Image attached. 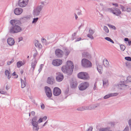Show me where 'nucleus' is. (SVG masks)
I'll return each mask as SVG.
<instances>
[{
  "label": "nucleus",
  "mask_w": 131,
  "mask_h": 131,
  "mask_svg": "<svg viewBox=\"0 0 131 131\" xmlns=\"http://www.w3.org/2000/svg\"><path fill=\"white\" fill-rule=\"evenodd\" d=\"M76 35V33L75 32H74L72 35V36H73V40L75 38L74 37V36H75Z\"/></svg>",
  "instance_id": "55"
},
{
  "label": "nucleus",
  "mask_w": 131,
  "mask_h": 131,
  "mask_svg": "<svg viewBox=\"0 0 131 131\" xmlns=\"http://www.w3.org/2000/svg\"><path fill=\"white\" fill-rule=\"evenodd\" d=\"M63 50L64 52V55L67 56H68L70 53V51L66 47H63Z\"/></svg>",
  "instance_id": "22"
},
{
  "label": "nucleus",
  "mask_w": 131,
  "mask_h": 131,
  "mask_svg": "<svg viewBox=\"0 0 131 131\" xmlns=\"http://www.w3.org/2000/svg\"><path fill=\"white\" fill-rule=\"evenodd\" d=\"M103 29L105 32L106 33H108L109 32V30L108 28L106 26H104V27Z\"/></svg>",
  "instance_id": "35"
},
{
  "label": "nucleus",
  "mask_w": 131,
  "mask_h": 131,
  "mask_svg": "<svg viewBox=\"0 0 131 131\" xmlns=\"http://www.w3.org/2000/svg\"><path fill=\"white\" fill-rule=\"evenodd\" d=\"M7 42L9 45L12 46L14 45L15 41L13 38L9 37L7 39Z\"/></svg>",
  "instance_id": "16"
},
{
  "label": "nucleus",
  "mask_w": 131,
  "mask_h": 131,
  "mask_svg": "<svg viewBox=\"0 0 131 131\" xmlns=\"http://www.w3.org/2000/svg\"><path fill=\"white\" fill-rule=\"evenodd\" d=\"M92 35L89 34L87 35V36L89 38L91 39H93V37Z\"/></svg>",
  "instance_id": "39"
},
{
  "label": "nucleus",
  "mask_w": 131,
  "mask_h": 131,
  "mask_svg": "<svg viewBox=\"0 0 131 131\" xmlns=\"http://www.w3.org/2000/svg\"><path fill=\"white\" fill-rule=\"evenodd\" d=\"M110 129V128L108 127L100 128L99 131H107L108 129Z\"/></svg>",
  "instance_id": "32"
},
{
  "label": "nucleus",
  "mask_w": 131,
  "mask_h": 131,
  "mask_svg": "<svg viewBox=\"0 0 131 131\" xmlns=\"http://www.w3.org/2000/svg\"><path fill=\"white\" fill-rule=\"evenodd\" d=\"M47 117L46 116H44L43 118H42L43 119H44L45 120H46L47 119Z\"/></svg>",
  "instance_id": "61"
},
{
  "label": "nucleus",
  "mask_w": 131,
  "mask_h": 131,
  "mask_svg": "<svg viewBox=\"0 0 131 131\" xmlns=\"http://www.w3.org/2000/svg\"><path fill=\"white\" fill-rule=\"evenodd\" d=\"M43 6V5H40L37 6L36 8L34 9L33 14L34 17L39 15Z\"/></svg>",
  "instance_id": "7"
},
{
  "label": "nucleus",
  "mask_w": 131,
  "mask_h": 131,
  "mask_svg": "<svg viewBox=\"0 0 131 131\" xmlns=\"http://www.w3.org/2000/svg\"><path fill=\"white\" fill-rule=\"evenodd\" d=\"M77 82H73L70 84V86L72 88H75L77 86Z\"/></svg>",
  "instance_id": "25"
},
{
  "label": "nucleus",
  "mask_w": 131,
  "mask_h": 131,
  "mask_svg": "<svg viewBox=\"0 0 131 131\" xmlns=\"http://www.w3.org/2000/svg\"><path fill=\"white\" fill-rule=\"evenodd\" d=\"M69 91V89L68 88H67L65 91L64 93L65 94H68Z\"/></svg>",
  "instance_id": "51"
},
{
  "label": "nucleus",
  "mask_w": 131,
  "mask_h": 131,
  "mask_svg": "<svg viewBox=\"0 0 131 131\" xmlns=\"http://www.w3.org/2000/svg\"><path fill=\"white\" fill-rule=\"evenodd\" d=\"M99 73L100 74H102L103 72V67L99 65Z\"/></svg>",
  "instance_id": "29"
},
{
  "label": "nucleus",
  "mask_w": 131,
  "mask_h": 131,
  "mask_svg": "<svg viewBox=\"0 0 131 131\" xmlns=\"http://www.w3.org/2000/svg\"><path fill=\"white\" fill-rule=\"evenodd\" d=\"M57 75L56 76V81L58 82L62 81L64 78V76L63 74L60 72L56 73Z\"/></svg>",
  "instance_id": "10"
},
{
  "label": "nucleus",
  "mask_w": 131,
  "mask_h": 131,
  "mask_svg": "<svg viewBox=\"0 0 131 131\" xmlns=\"http://www.w3.org/2000/svg\"><path fill=\"white\" fill-rule=\"evenodd\" d=\"M89 34L93 35L94 33V31L92 29L90 28L89 30Z\"/></svg>",
  "instance_id": "38"
},
{
  "label": "nucleus",
  "mask_w": 131,
  "mask_h": 131,
  "mask_svg": "<svg viewBox=\"0 0 131 131\" xmlns=\"http://www.w3.org/2000/svg\"><path fill=\"white\" fill-rule=\"evenodd\" d=\"M45 89L47 97L49 98L51 97L52 96V94L50 88L48 86H46Z\"/></svg>",
  "instance_id": "14"
},
{
  "label": "nucleus",
  "mask_w": 131,
  "mask_h": 131,
  "mask_svg": "<svg viewBox=\"0 0 131 131\" xmlns=\"http://www.w3.org/2000/svg\"><path fill=\"white\" fill-rule=\"evenodd\" d=\"M22 62L21 61L17 62V66L18 68H19L22 66Z\"/></svg>",
  "instance_id": "33"
},
{
  "label": "nucleus",
  "mask_w": 131,
  "mask_h": 131,
  "mask_svg": "<svg viewBox=\"0 0 131 131\" xmlns=\"http://www.w3.org/2000/svg\"><path fill=\"white\" fill-rule=\"evenodd\" d=\"M21 88H24L26 86V81H24L22 79H21Z\"/></svg>",
  "instance_id": "28"
},
{
  "label": "nucleus",
  "mask_w": 131,
  "mask_h": 131,
  "mask_svg": "<svg viewBox=\"0 0 131 131\" xmlns=\"http://www.w3.org/2000/svg\"><path fill=\"white\" fill-rule=\"evenodd\" d=\"M23 40V38L22 37H20V38H19V41H21Z\"/></svg>",
  "instance_id": "62"
},
{
  "label": "nucleus",
  "mask_w": 131,
  "mask_h": 131,
  "mask_svg": "<svg viewBox=\"0 0 131 131\" xmlns=\"http://www.w3.org/2000/svg\"><path fill=\"white\" fill-rule=\"evenodd\" d=\"M10 73V72L8 70H6L5 72V74L6 76L8 75V74Z\"/></svg>",
  "instance_id": "50"
},
{
  "label": "nucleus",
  "mask_w": 131,
  "mask_h": 131,
  "mask_svg": "<svg viewBox=\"0 0 131 131\" xmlns=\"http://www.w3.org/2000/svg\"><path fill=\"white\" fill-rule=\"evenodd\" d=\"M108 11L113 13L116 16H118L121 13V11L118 9L116 8H108Z\"/></svg>",
  "instance_id": "8"
},
{
  "label": "nucleus",
  "mask_w": 131,
  "mask_h": 131,
  "mask_svg": "<svg viewBox=\"0 0 131 131\" xmlns=\"http://www.w3.org/2000/svg\"><path fill=\"white\" fill-rule=\"evenodd\" d=\"M81 39V37H80L79 38H77L76 40L75 41V42L79 41Z\"/></svg>",
  "instance_id": "56"
},
{
  "label": "nucleus",
  "mask_w": 131,
  "mask_h": 131,
  "mask_svg": "<svg viewBox=\"0 0 131 131\" xmlns=\"http://www.w3.org/2000/svg\"><path fill=\"white\" fill-rule=\"evenodd\" d=\"M74 69L73 62L71 61H67L66 65L63 66L61 68L62 72L65 74H67L69 75L72 74Z\"/></svg>",
  "instance_id": "2"
},
{
  "label": "nucleus",
  "mask_w": 131,
  "mask_h": 131,
  "mask_svg": "<svg viewBox=\"0 0 131 131\" xmlns=\"http://www.w3.org/2000/svg\"><path fill=\"white\" fill-rule=\"evenodd\" d=\"M120 47L121 50L122 51H124L125 49V47L123 45H120Z\"/></svg>",
  "instance_id": "34"
},
{
  "label": "nucleus",
  "mask_w": 131,
  "mask_h": 131,
  "mask_svg": "<svg viewBox=\"0 0 131 131\" xmlns=\"http://www.w3.org/2000/svg\"><path fill=\"white\" fill-rule=\"evenodd\" d=\"M89 110L93 109L95 108L96 107L98 106V105L97 104L91 105L89 106Z\"/></svg>",
  "instance_id": "27"
},
{
  "label": "nucleus",
  "mask_w": 131,
  "mask_h": 131,
  "mask_svg": "<svg viewBox=\"0 0 131 131\" xmlns=\"http://www.w3.org/2000/svg\"><path fill=\"white\" fill-rule=\"evenodd\" d=\"M131 10V9L130 8H127V11L128 12H130Z\"/></svg>",
  "instance_id": "58"
},
{
  "label": "nucleus",
  "mask_w": 131,
  "mask_h": 131,
  "mask_svg": "<svg viewBox=\"0 0 131 131\" xmlns=\"http://www.w3.org/2000/svg\"><path fill=\"white\" fill-rule=\"evenodd\" d=\"M54 80L53 79L49 77L48 78L47 80V83L49 84H52L54 83Z\"/></svg>",
  "instance_id": "21"
},
{
  "label": "nucleus",
  "mask_w": 131,
  "mask_h": 131,
  "mask_svg": "<svg viewBox=\"0 0 131 131\" xmlns=\"http://www.w3.org/2000/svg\"><path fill=\"white\" fill-rule=\"evenodd\" d=\"M120 83L119 84H115L113 85L112 90L114 91H118V90H121Z\"/></svg>",
  "instance_id": "19"
},
{
  "label": "nucleus",
  "mask_w": 131,
  "mask_h": 131,
  "mask_svg": "<svg viewBox=\"0 0 131 131\" xmlns=\"http://www.w3.org/2000/svg\"><path fill=\"white\" fill-rule=\"evenodd\" d=\"M78 77L80 79L84 80H86L88 79L89 76L88 74L84 72H81L78 74Z\"/></svg>",
  "instance_id": "6"
},
{
  "label": "nucleus",
  "mask_w": 131,
  "mask_h": 131,
  "mask_svg": "<svg viewBox=\"0 0 131 131\" xmlns=\"http://www.w3.org/2000/svg\"><path fill=\"white\" fill-rule=\"evenodd\" d=\"M128 124L131 130V118L130 119L128 122Z\"/></svg>",
  "instance_id": "41"
},
{
  "label": "nucleus",
  "mask_w": 131,
  "mask_h": 131,
  "mask_svg": "<svg viewBox=\"0 0 131 131\" xmlns=\"http://www.w3.org/2000/svg\"><path fill=\"white\" fill-rule=\"evenodd\" d=\"M81 62L82 66L86 68L90 67L92 66V64L91 62L86 59H82L81 61Z\"/></svg>",
  "instance_id": "4"
},
{
  "label": "nucleus",
  "mask_w": 131,
  "mask_h": 131,
  "mask_svg": "<svg viewBox=\"0 0 131 131\" xmlns=\"http://www.w3.org/2000/svg\"><path fill=\"white\" fill-rule=\"evenodd\" d=\"M118 94V93H111L105 95L104 97V99H107L110 97L112 96H116Z\"/></svg>",
  "instance_id": "17"
},
{
  "label": "nucleus",
  "mask_w": 131,
  "mask_h": 131,
  "mask_svg": "<svg viewBox=\"0 0 131 131\" xmlns=\"http://www.w3.org/2000/svg\"><path fill=\"white\" fill-rule=\"evenodd\" d=\"M82 56L83 57H88L89 56V53L88 52H84L82 53Z\"/></svg>",
  "instance_id": "31"
},
{
  "label": "nucleus",
  "mask_w": 131,
  "mask_h": 131,
  "mask_svg": "<svg viewBox=\"0 0 131 131\" xmlns=\"http://www.w3.org/2000/svg\"><path fill=\"white\" fill-rule=\"evenodd\" d=\"M107 41H110L113 43H114V41L110 38L109 37H106L104 38Z\"/></svg>",
  "instance_id": "30"
},
{
  "label": "nucleus",
  "mask_w": 131,
  "mask_h": 131,
  "mask_svg": "<svg viewBox=\"0 0 131 131\" xmlns=\"http://www.w3.org/2000/svg\"><path fill=\"white\" fill-rule=\"evenodd\" d=\"M6 89L7 90L9 89V88L8 86L7 85L5 87Z\"/></svg>",
  "instance_id": "64"
},
{
  "label": "nucleus",
  "mask_w": 131,
  "mask_h": 131,
  "mask_svg": "<svg viewBox=\"0 0 131 131\" xmlns=\"http://www.w3.org/2000/svg\"><path fill=\"white\" fill-rule=\"evenodd\" d=\"M42 41V42H46V39H45L42 38L41 39Z\"/></svg>",
  "instance_id": "54"
},
{
  "label": "nucleus",
  "mask_w": 131,
  "mask_h": 131,
  "mask_svg": "<svg viewBox=\"0 0 131 131\" xmlns=\"http://www.w3.org/2000/svg\"><path fill=\"white\" fill-rule=\"evenodd\" d=\"M113 5L115 6L116 7H117L118 6V5L117 3H113Z\"/></svg>",
  "instance_id": "60"
},
{
  "label": "nucleus",
  "mask_w": 131,
  "mask_h": 131,
  "mask_svg": "<svg viewBox=\"0 0 131 131\" xmlns=\"http://www.w3.org/2000/svg\"><path fill=\"white\" fill-rule=\"evenodd\" d=\"M103 63L104 66L105 67L108 68L109 67L110 64L109 62L105 58L103 59Z\"/></svg>",
  "instance_id": "20"
},
{
  "label": "nucleus",
  "mask_w": 131,
  "mask_h": 131,
  "mask_svg": "<svg viewBox=\"0 0 131 131\" xmlns=\"http://www.w3.org/2000/svg\"><path fill=\"white\" fill-rule=\"evenodd\" d=\"M89 86V83L87 82H82L79 85L78 88L80 91H83L86 90Z\"/></svg>",
  "instance_id": "5"
},
{
  "label": "nucleus",
  "mask_w": 131,
  "mask_h": 131,
  "mask_svg": "<svg viewBox=\"0 0 131 131\" xmlns=\"http://www.w3.org/2000/svg\"><path fill=\"white\" fill-rule=\"evenodd\" d=\"M84 110H89V106H83Z\"/></svg>",
  "instance_id": "43"
},
{
  "label": "nucleus",
  "mask_w": 131,
  "mask_h": 131,
  "mask_svg": "<svg viewBox=\"0 0 131 131\" xmlns=\"http://www.w3.org/2000/svg\"><path fill=\"white\" fill-rule=\"evenodd\" d=\"M37 63V61L36 60V59H35L34 62H32L31 63V68H33L32 71L33 72L34 70L35 67L36 66Z\"/></svg>",
  "instance_id": "24"
},
{
  "label": "nucleus",
  "mask_w": 131,
  "mask_h": 131,
  "mask_svg": "<svg viewBox=\"0 0 131 131\" xmlns=\"http://www.w3.org/2000/svg\"><path fill=\"white\" fill-rule=\"evenodd\" d=\"M43 121V118H40L38 120V123H40Z\"/></svg>",
  "instance_id": "42"
},
{
  "label": "nucleus",
  "mask_w": 131,
  "mask_h": 131,
  "mask_svg": "<svg viewBox=\"0 0 131 131\" xmlns=\"http://www.w3.org/2000/svg\"><path fill=\"white\" fill-rule=\"evenodd\" d=\"M124 80L123 79L120 82V86L121 90H125L129 88V87L128 85L125 84L126 83V82H124V83H122L123 82L122 81H123Z\"/></svg>",
  "instance_id": "12"
},
{
  "label": "nucleus",
  "mask_w": 131,
  "mask_h": 131,
  "mask_svg": "<svg viewBox=\"0 0 131 131\" xmlns=\"http://www.w3.org/2000/svg\"><path fill=\"white\" fill-rule=\"evenodd\" d=\"M37 118V116H35L32 119L31 123L33 126V130L34 131H38L39 129V126L38 124Z\"/></svg>",
  "instance_id": "3"
},
{
  "label": "nucleus",
  "mask_w": 131,
  "mask_h": 131,
  "mask_svg": "<svg viewBox=\"0 0 131 131\" xmlns=\"http://www.w3.org/2000/svg\"><path fill=\"white\" fill-rule=\"evenodd\" d=\"M43 66V64H41L40 65V68L38 70V71H39V73H40V72L41 71L42 69V68Z\"/></svg>",
  "instance_id": "48"
},
{
  "label": "nucleus",
  "mask_w": 131,
  "mask_h": 131,
  "mask_svg": "<svg viewBox=\"0 0 131 131\" xmlns=\"http://www.w3.org/2000/svg\"><path fill=\"white\" fill-rule=\"evenodd\" d=\"M62 61L60 59H56L53 60L52 63L55 66H59L62 64Z\"/></svg>",
  "instance_id": "13"
},
{
  "label": "nucleus",
  "mask_w": 131,
  "mask_h": 131,
  "mask_svg": "<svg viewBox=\"0 0 131 131\" xmlns=\"http://www.w3.org/2000/svg\"><path fill=\"white\" fill-rule=\"evenodd\" d=\"M129 127L128 126H126L123 131H129Z\"/></svg>",
  "instance_id": "49"
},
{
  "label": "nucleus",
  "mask_w": 131,
  "mask_h": 131,
  "mask_svg": "<svg viewBox=\"0 0 131 131\" xmlns=\"http://www.w3.org/2000/svg\"><path fill=\"white\" fill-rule=\"evenodd\" d=\"M4 64V62H2V63H0V66H3Z\"/></svg>",
  "instance_id": "59"
},
{
  "label": "nucleus",
  "mask_w": 131,
  "mask_h": 131,
  "mask_svg": "<svg viewBox=\"0 0 131 131\" xmlns=\"http://www.w3.org/2000/svg\"><path fill=\"white\" fill-rule=\"evenodd\" d=\"M11 76V74L10 73L8 74V75H7V78L8 79H9L10 78Z\"/></svg>",
  "instance_id": "52"
},
{
  "label": "nucleus",
  "mask_w": 131,
  "mask_h": 131,
  "mask_svg": "<svg viewBox=\"0 0 131 131\" xmlns=\"http://www.w3.org/2000/svg\"><path fill=\"white\" fill-rule=\"evenodd\" d=\"M124 40L125 41H128H128H129L128 38H125L124 39Z\"/></svg>",
  "instance_id": "63"
},
{
  "label": "nucleus",
  "mask_w": 131,
  "mask_h": 131,
  "mask_svg": "<svg viewBox=\"0 0 131 131\" xmlns=\"http://www.w3.org/2000/svg\"><path fill=\"white\" fill-rule=\"evenodd\" d=\"M38 54V53L37 51L36 50V52L35 53L33 54V58L35 59V57L37 56Z\"/></svg>",
  "instance_id": "45"
},
{
  "label": "nucleus",
  "mask_w": 131,
  "mask_h": 131,
  "mask_svg": "<svg viewBox=\"0 0 131 131\" xmlns=\"http://www.w3.org/2000/svg\"><path fill=\"white\" fill-rule=\"evenodd\" d=\"M120 7L122 9V11H126V9H125V8L124 6H122V5H120Z\"/></svg>",
  "instance_id": "47"
},
{
  "label": "nucleus",
  "mask_w": 131,
  "mask_h": 131,
  "mask_svg": "<svg viewBox=\"0 0 131 131\" xmlns=\"http://www.w3.org/2000/svg\"><path fill=\"white\" fill-rule=\"evenodd\" d=\"M14 59H12L10 61H8L7 63V64L8 65H9L11 64L13 62H14Z\"/></svg>",
  "instance_id": "37"
},
{
  "label": "nucleus",
  "mask_w": 131,
  "mask_h": 131,
  "mask_svg": "<svg viewBox=\"0 0 131 131\" xmlns=\"http://www.w3.org/2000/svg\"><path fill=\"white\" fill-rule=\"evenodd\" d=\"M125 59L127 61H131V58L130 57H126L125 58Z\"/></svg>",
  "instance_id": "44"
},
{
  "label": "nucleus",
  "mask_w": 131,
  "mask_h": 131,
  "mask_svg": "<svg viewBox=\"0 0 131 131\" xmlns=\"http://www.w3.org/2000/svg\"><path fill=\"white\" fill-rule=\"evenodd\" d=\"M32 115L34 116L35 115V112L34 111H32L31 113Z\"/></svg>",
  "instance_id": "57"
},
{
  "label": "nucleus",
  "mask_w": 131,
  "mask_h": 131,
  "mask_svg": "<svg viewBox=\"0 0 131 131\" xmlns=\"http://www.w3.org/2000/svg\"><path fill=\"white\" fill-rule=\"evenodd\" d=\"M103 85L104 87H107L108 85V81L106 80H103Z\"/></svg>",
  "instance_id": "26"
},
{
  "label": "nucleus",
  "mask_w": 131,
  "mask_h": 131,
  "mask_svg": "<svg viewBox=\"0 0 131 131\" xmlns=\"http://www.w3.org/2000/svg\"><path fill=\"white\" fill-rule=\"evenodd\" d=\"M28 0H19L18 3V6L22 7L26 6L27 4Z\"/></svg>",
  "instance_id": "11"
},
{
  "label": "nucleus",
  "mask_w": 131,
  "mask_h": 131,
  "mask_svg": "<svg viewBox=\"0 0 131 131\" xmlns=\"http://www.w3.org/2000/svg\"><path fill=\"white\" fill-rule=\"evenodd\" d=\"M61 93V90L58 87H55L54 88L53 91V94L55 96L59 95Z\"/></svg>",
  "instance_id": "15"
},
{
  "label": "nucleus",
  "mask_w": 131,
  "mask_h": 131,
  "mask_svg": "<svg viewBox=\"0 0 131 131\" xmlns=\"http://www.w3.org/2000/svg\"><path fill=\"white\" fill-rule=\"evenodd\" d=\"M93 128L92 126L90 127L86 131H92Z\"/></svg>",
  "instance_id": "46"
},
{
  "label": "nucleus",
  "mask_w": 131,
  "mask_h": 131,
  "mask_svg": "<svg viewBox=\"0 0 131 131\" xmlns=\"http://www.w3.org/2000/svg\"><path fill=\"white\" fill-rule=\"evenodd\" d=\"M38 19L39 18L38 17H37L36 18H34L33 21H32V23H36L38 21Z\"/></svg>",
  "instance_id": "36"
},
{
  "label": "nucleus",
  "mask_w": 131,
  "mask_h": 131,
  "mask_svg": "<svg viewBox=\"0 0 131 131\" xmlns=\"http://www.w3.org/2000/svg\"><path fill=\"white\" fill-rule=\"evenodd\" d=\"M55 54L57 57L61 58L63 57L64 53L62 50L59 49H58L55 50Z\"/></svg>",
  "instance_id": "9"
},
{
  "label": "nucleus",
  "mask_w": 131,
  "mask_h": 131,
  "mask_svg": "<svg viewBox=\"0 0 131 131\" xmlns=\"http://www.w3.org/2000/svg\"><path fill=\"white\" fill-rule=\"evenodd\" d=\"M123 80H124L122 82H123V83H124V82H126V83L131 82V76H129L127 78H125Z\"/></svg>",
  "instance_id": "23"
},
{
  "label": "nucleus",
  "mask_w": 131,
  "mask_h": 131,
  "mask_svg": "<svg viewBox=\"0 0 131 131\" xmlns=\"http://www.w3.org/2000/svg\"><path fill=\"white\" fill-rule=\"evenodd\" d=\"M10 23L12 25L9 29V33L14 34L21 31L22 29L20 27L21 23L18 20L13 19L11 20Z\"/></svg>",
  "instance_id": "1"
},
{
  "label": "nucleus",
  "mask_w": 131,
  "mask_h": 131,
  "mask_svg": "<svg viewBox=\"0 0 131 131\" xmlns=\"http://www.w3.org/2000/svg\"><path fill=\"white\" fill-rule=\"evenodd\" d=\"M77 110L79 111H84L83 106L81 107L78 108Z\"/></svg>",
  "instance_id": "40"
},
{
  "label": "nucleus",
  "mask_w": 131,
  "mask_h": 131,
  "mask_svg": "<svg viewBox=\"0 0 131 131\" xmlns=\"http://www.w3.org/2000/svg\"><path fill=\"white\" fill-rule=\"evenodd\" d=\"M23 10L20 8H16L14 10L15 14L17 15L20 14L22 12Z\"/></svg>",
  "instance_id": "18"
},
{
  "label": "nucleus",
  "mask_w": 131,
  "mask_h": 131,
  "mask_svg": "<svg viewBox=\"0 0 131 131\" xmlns=\"http://www.w3.org/2000/svg\"><path fill=\"white\" fill-rule=\"evenodd\" d=\"M41 107L42 109H44L45 107V106L44 104H42L41 105Z\"/></svg>",
  "instance_id": "53"
}]
</instances>
